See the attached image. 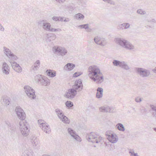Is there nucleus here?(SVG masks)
Wrapping results in <instances>:
<instances>
[{
  "instance_id": "56",
  "label": "nucleus",
  "mask_w": 156,
  "mask_h": 156,
  "mask_svg": "<svg viewBox=\"0 0 156 156\" xmlns=\"http://www.w3.org/2000/svg\"><path fill=\"white\" fill-rule=\"evenodd\" d=\"M154 131L156 132V128H154Z\"/></svg>"
},
{
  "instance_id": "44",
  "label": "nucleus",
  "mask_w": 156,
  "mask_h": 156,
  "mask_svg": "<svg viewBox=\"0 0 156 156\" xmlns=\"http://www.w3.org/2000/svg\"><path fill=\"white\" fill-rule=\"evenodd\" d=\"M82 74V73L81 72H77L75 73L73 75V77H76Z\"/></svg>"
},
{
  "instance_id": "16",
  "label": "nucleus",
  "mask_w": 156,
  "mask_h": 156,
  "mask_svg": "<svg viewBox=\"0 0 156 156\" xmlns=\"http://www.w3.org/2000/svg\"><path fill=\"white\" fill-rule=\"evenodd\" d=\"M68 132L73 139L77 141H81L80 137L76 134L74 130L71 128H68Z\"/></svg>"
},
{
  "instance_id": "15",
  "label": "nucleus",
  "mask_w": 156,
  "mask_h": 156,
  "mask_svg": "<svg viewBox=\"0 0 156 156\" xmlns=\"http://www.w3.org/2000/svg\"><path fill=\"white\" fill-rule=\"evenodd\" d=\"M30 140L34 147H38L39 146L40 141L36 137L34 136H32L30 138Z\"/></svg>"
},
{
  "instance_id": "47",
  "label": "nucleus",
  "mask_w": 156,
  "mask_h": 156,
  "mask_svg": "<svg viewBox=\"0 0 156 156\" xmlns=\"http://www.w3.org/2000/svg\"><path fill=\"white\" fill-rule=\"evenodd\" d=\"M59 20L58 21H60L61 22H63L64 21V19L65 18L64 17H61L59 16Z\"/></svg>"
},
{
  "instance_id": "12",
  "label": "nucleus",
  "mask_w": 156,
  "mask_h": 156,
  "mask_svg": "<svg viewBox=\"0 0 156 156\" xmlns=\"http://www.w3.org/2000/svg\"><path fill=\"white\" fill-rule=\"evenodd\" d=\"M83 88V86L81 80L79 79L75 81V84L73 86L72 89L76 91L77 93V92L81 90Z\"/></svg>"
},
{
  "instance_id": "4",
  "label": "nucleus",
  "mask_w": 156,
  "mask_h": 156,
  "mask_svg": "<svg viewBox=\"0 0 156 156\" xmlns=\"http://www.w3.org/2000/svg\"><path fill=\"white\" fill-rule=\"evenodd\" d=\"M24 91L27 97L30 99H34L36 98L35 91L31 87L28 85L25 86Z\"/></svg>"
},
{
  "instance_id": "27",
  "label": "nucleus",
  "mask_w": 156,
  "mask_h": 156,
  "mask_svg": "<svg viewBox=\"0 0 156 156\" xmlns=\"http://www.w3.org/2000/svg\"><path fill=\"white\" fill-rule=\"evenodd\" d=\"M40 64V61L39 60H37L32 66L33 69L34 71L37 70L39 68Z\"/></svg>"
},
{
  "instance_id": "51",
  "label": "nucleus",
  "mask_w": 156,
  "mask_h": 156,
  "mask_svg": "<svg viewBox=\"0 0 156 156\" xmlns=\"http://www.w3.org/2000/svg\"><path fill=\"white\" fill-rule=\"evenodd\" d=\"M70 20V19L69 18H65V19L64 20V22H68Z\"/></svg>"
},
{
  "instance_id": "55",
  "label": "nucleus",
  "mask_w": 156,
  "mask_h": 156,
  "mask_svg": "<svg viewBox=\"0 0 156 156\" xmlns=\"http://www.w3.org/2000/svg\"><path fill=\"white\" fill-rule=\"evenodd\" d=\"M97 92L96 94V97L97 98H98V89L97 90Z\"/></svg>"
},
{
  "instance_id": "30",
  "label": "nucleus",
  "mask_w": 156,
  "mask_h": 156,
  "mask_svg": "<svg viewBox=\"0 0 156 156\" xmlns=\"http://www.w3.org/2000/svg\"><path fill=\"white\" fill-rule=\"evenodd\" d=\"M46 73L48 76L51 77H55L56 75V72L51 70H47L46 71Z\"/></svg>"
},
{
  "instance_id": "31",
  "label": "nucleus",
  "mask_w": 156,
  "mask_h": 156,
  "mask_svg": "<svg viewBox=\"0 0 156 156\" xmlns=\"http://www.w3.org/2000/svg\"><path fill=\"white\" fill-rule=\"evenodd\" d=\"M124 48L129 50H133L134 49L135 47L133 45L127 41V44L125 46Z\"/></svg>"
},
{
  "instance_id": "52",
  "label": "nucleus",
  "mask_w": 156,
  "mask_h": 156,
  "mask_svg": "<svg viewBox=\"0 0 156 156\" xmlns=\"http://www.w3.org/2000/svg\"><path fill=\"white\" fill-rule=\"evenodd\" d=\"M94 40L95 43L96 44H98V38L96 37H95L94 38Z\"/></svg>"
},
{
  "instance_id": "49",
  "label": "nucleus",
  "mask_w": 156,
  "mask_h": 156,
  "mask_svg": "<svg viewBox=\"0 0 156 156\" xmlns=\"http://www.w3.org/2000/svg\"><path fill=\"white\" fill-rule=\"evenodd\" d=\"M106 2H107L111 4H114V2L111 0H107Z\"/></svg>"
},
{
  "instance_id": "20",
  "label": "nucleus",
  "mask_w": 156,
  "mask_h": 156,
  "mask_svg": "<svg viewBox=\"0 0 156 156\" xmlns=\"http://www.w3.org/2000/svg\"><path fill=\"white\" fill-rule=\"evenodd\" d=\"M9 67L7 63L5 62L2 63V73L5 75H8L9 73Z\"/></svg>"
},
{
  "instance_id": "21",
  "label": "nucleus",
  "mask_w": 156,
  "mask_h": 156,
  "mask_svg": "<svg viewBox=\"0 0 156 156\" xmlns=\"http://www.w3.org/2000/svg\"><path fill=\"white\" fill-rule=\"evenodd\" d=\"M130 25L128 23H125L119 25L117 29L119 30H122L124 29H128L130 27Z\"/></svg>"
},
{
  "instance_id": "13",
  "label": "nucleus",
  "mask_w": 156,
  "mask_h": 156,
  "mask_svg": "<svg viewBox=\"0 0 156 156\" xmlns=\"http://www.w3.org/2000/svg\"><path fill=\"white\" fill-rule=\"evenodd\" d=\"M53 51L56 53H59L62 56H63L66 55L68 51L64 47H55L53 48Z\"/></svg>"
},
{
  "instance_id": "41",
  "label": "nucleus",
  "mask_w": 156,
  "mask_h": 156,
  "mask_svg": "<svg viewBox=\"0 0 156 156\" xmlns=\"http://www.w3.org/2000/svg\"><path fill=\"white\" fill-rule=\"evenodd\" d=\"M65 105L67 107L69 108L73 106V103L69 101H66L65 103Z\"/></svg>"
},
{
  "instance_id": "34",
  "label": "nucleus",
  "mask_w": 156,
  "mask_h": 156,
  "mask_svg": "<svg viewBox=\"0 0 156 156\" xmlns=\"http://www.w3.org/2000/svg\"><path fill=\"white\" fill-rule=\"evenodd\" d=\"M120 67L126 70H128L129 69V66L127 64L126 62L123 61H122L121 64H120Z\"/></svg>"
},
{
  "instance_id": "7",
  "label": "nucleus",
  "mask_w": 156,
  "mask_h": 156,
  "mask_svg": "<svg viewBox=\"0 0 156 156\" xmlns=\"http://www.w3.org/2000/svg\"><path fill=\"white\" fill-rule=\"evenodd\" d=\"M38 123L40 127L44 132L47 133H50L51 131L50 127L43 120H39Z\"/></svg>"
},
{
  "instance_id": "33",
  "label": "nucleus",
  "mask_w": 156,
  "mask_h": 156,
  "mask_svg": "<svg viewBox=\"0 0 156 156\" xmlns=\"http://www.w3.org/2000/svg\"><path fill=\"white\" fill-rule=\"evenodd\" d=\"M116 128L119 131H124L125 130V128L122 124L118 123L116 126Z\"/></svg>"
},
{
  "instance_id": "9",
  "label": "nucleus",
  "mask_w": 156,
  "mask_h": 156,
  "mask_svg": "<svg viewBox=\"0 0 156 156\" xmlns=\"http://www.w3.org/2000/svg\"><path fill=\"white\" fill-rule=\"evenodd\" d=\"M137 73L142 77H148L151 74L150 71L142 68H136Z\"/></svg>"
},
{
  "instance_id": "53",
  "label": "nucleus",
  "mask_w": 156,
  "mask_h": 156,
  "mask_svg": "<svg viewBox=\"0 0 156 156\" xmlns=\"http://www.w3.org/2000/svg\"><path fill=\"white\" fill-rule=\"evenodd\" d=\"M152 71L153 72L156 73V67L152 70Z\"/></svg>"
},
{
  "instance_id": "11",
  "label": "nucleus",
  "mask_w": 156,
  "mask_h": 156,
  "mask_svg": "<svg viewBox=\"0 0 156 156\" xmlns=\"http://www.w3.org/2000/svg\"><path fill=\"white\" fill-rule=\"evenodd\" d=\"M87 139L89 142H91L93 143H95V145H93L94 147H96L97 144L98 143V135L94 133H91L90 134H87L86 136Z\"/></svg>"
},
{
  "instance_id": "8",
  "label": "nucleus",
  "mask_w": 156,
  "mask_h": 156,
  "mask_svg": "<svg viewBox=\"0 0 156 156\" xmlns=\"http://www.w3.org/2000/svg\"><path fill=\"white\" fill-rule=\"evenodd\" d=\"M105 135L108 140L112 143H115L118 140V138L115 134L112 131H108L106 132Z\"/></svg>"
},
{
  "instance_id": "46",
  "label": "nucleus",
  "mask_w": 156,
  "mask_h": 156,
  "mask_svg": "<svg viewBox=\"0 0 156 156\" xmlns=\"http://www.w3.org/2000/svg\"><path fill=\"white\" fill-rule=\"evenodd\" d=\"M135 101L136 102L139 103L142 100L141 98L138 97L135 98Z\"/></svg>"
},
{
  "instance_id": "36",
  "label": "nucleus",
  "mask_w": 156,
  "mask_h": 156,
  "mask_svg": "<svg viewBox=\"0 0 156 156\" xmlns=\"http://www.w3.org/2000/svg\"><path fill=\"white\" fill-rule=\"evenodd\" d=\"M103 89L101 87H98V98H100L103 97Z\"/></svg>"
},
{
  "instance_id": "24",
  "label": "nucleus",
  "mask_w": 156,
  "mask_h": 156,
  "mask_svg": "<svg viewBox=\"0 0 156 156\" xmlns=\"http://www.w3.org/2000/svg\"><path fill=\"white\" fill-rule=\"evenodd\" d=\"M1 101L2 104L6 106L9 105L10 103L8 97L5 96L2 97Z\"/></svg>"
},
{
  "instance_id": "17",
  "label": "nucleus",
  "mask_w": 156,
  "mask_h": 156,
  "mask_svg": "<svg viewBox=\"0 0 156 156\" xmlns=\"http://www.w3.org/2000/svg\"><path fill=\"white\" fill-rule=\"evenodd\" d=\"M12 62L10 63L12 65L13 69L18 73H21L22 71V69L21 66L14 61H12Z\"/></svg>"
},
{
  "instance_id": "37",
  "label": "nucleus",
  "mask_w": 156,
  "mask_h": 156,
  "mask_svg": "<svg viewBox=\"0 0 156 156\" xmlns=\"http://www.w3.org/2000/svg\"><path fill=\"white\" fill-rule=\"evenodd\" d=\"M55 112L58 118L63 114L62 111L58 108H56L55 110Z\"/></svg>"
},
{
  "instance_id": "6",
  "label": "nucleus",
  "mask_w": 156,
  "mask_h": 156,
  "mask_svg": "<svg viewBox=\"0 0 156 156\" xmlns=\"http://www.w3.org/2000/svg\"><path fill=\"white\" fill-rule=\"evenodd\" d=\"M3 52L9 58L10 62H12V61L16 60L18 59V57L13 53L9 48L5 47H3Z\"/></svg>"
},
{
  "instance_id": "48",
  "label": "nucleus",
  "mask_w": 156,
  "mask_h": 156,
  "mask_svg": "<svg viewBox=\"0 0 156 156\" xmlns=\"http://www.w3.org/2000/svg\"><path fill=\"white\" fill-rule=\"evenodd\" d=\"M0 30L2 31H4V28L2 27V24L0 23Z\"/></svg>"
},
{
  "instance_id": "14",
  "label": "nucleus",
  "mask_w": 156,
  "mask_h": 156,
  "mask_svg": "<svg viewBox=\"0 0 156 156\" xmlns=\"http://www.w3.org/2000/svg\"><path fill=\"white\" fill-rule=\"evenodd\" d=\"M99 110L102 112L113 113L114 112V108L113 107L105 105L99 108Z\"/></svg>"
},
{
  "instance_id": "19",
  "label": "nucleus",
  "mask_w": 156,
  "mask_h": 156,
  "mask_svg": "<svg viewBox=\"0 0 156 156\" xmlns=\"http://www.w3.org/2000/svg\"><path fill=\"white\" fill-rule=\"evenodd\" d=\"M76 94V91L72 88L69 89L68 92L66 93L65 97L69 99H72L75 97Z\"/></svg>"
},
{
  "instance_id": "3",
  "label": "nucleus",
  "mask_w": 156,
  "mask_h": 156,
  "mask_svg": "<svg viewBox=\"0 0 156 156\" xmlns=\"http://www.w3.org/2000/svg\"><path fill=\"white\" fill-rule=\"evenodd\" d=\"M39 24H43L42 27L43 29L46 31H49L51 32H60L62 30L60 28L55 29L51 28L50 23L44 22V20L40 21L38 22Z\"/></svg>"
},
{
  "instance_id": "45",
  "label": "nucleus",
  "mask_w": 156,
  "mask_h": 156,
  "mask_svg": "<svg viewBox=\"0 0 156 156\" xmlns=\"http://www.w3.org/2000/svg\"><path fill=\"white\" fill-rule=\"evenodd\" d=\"M59 18V17L54 16L52 18V19L55 21H58Z\"/></svg>"
},
{
  "instance_id": "23",
  "label": "nucleus",
  "mask_w": 156,
  "mask_h": 156,
  "mask_svg": "<svg viewBox=\"0 0 156 156\" xmlns=\"http://www.w3.org/2000/svg\"><path fill=\"white\" fill-rule=\"evenodd\" d=\"M107 44V42L105 38L101 37H98V45L105 46Z\"/></svg>"
},
{
  "instance_id": "26",
  "label": "nucleus",
  "mask_w": 156,
  "mask_h": 156,
  "mask_svg": "<svg viewBox=\"0 0 156 156\" xmlns=\"http://www.w3.org/2000/svg\"><path fill=\"white\" fill-rule=\"evenodd\" d=\"M59 118L60 119L61 121L64 123L69 124L70 123V121L69 119L64 114L62 115Z\"/></svg>"
},
{
  "instance_id": "43",
  "label": "nucleus",
  "mask_w": 156,
  "mask_h": 156,
  "mask_svg": "<svg viewBox=\"0 0 156 156\" xmlns=\"http://www.w3.org/2000/svg\"><path fill=\"white\" fill-rule=\"evenodd\" d=\"M50 39L49 41L50 42L51 41L55 40L56 38V35L54 34H52L50 36Z\"/></svg>"
},
{
  "instance_id": "39",
  "label": "nucleus",
  "mask_w": 156,
  "mask_h": 156,
  "mask_svg": "<svg viewBox=\"0 0 156 156\" xmlns=\"http://www.w3.org/2000/svg\"><path fill=\"white\" fill-rule=\"evenodd\" d=\"M122 61H119L114 60L113 62L112 63L113 64L114 66H119L120 67V64H121V62Z\"/></svg>"
},
{
  "instance_id": "25",
  "label": "nucleus",
  "mask_w": 156,
  "mask_h": 156,
  "mask_svg": "<svg viewBox=\"0 0 156 156\" xmlns=\"http://www.w3.org/2000/svg\"><path fill=\"white\" fill-rule=\"evenodd\" d=\"M78 27L80 29H84L86 30V31L88 32H90L92 31V29L89 27L88 24H83L78 26Z\"/></svg>"
},
{
  "instance_id": "2",
  "label": "nucleus",
  "mask_w": 156,
  "mask_h": 156,
  "mask_svg": "<svg viewBox=\"0 0 156 156\" xmlns=\"http://www.w3.org/2000/svg\"><path fill=\"white\" fill-rule=\"evenodd\" d=\"M20 129L21 134L24 136H27L29 134V129L26 121H21L19 122Z\"/></svg>"
},
{
  "instance_id": "40",
  "label": "nucleus",
  "mask_w": 156,
  "mask_h": 156,
  "mask_svg": "<svg viewBox=\"0 0 156 156\" xmlns=\"http://www.w3.org/2000/svg\"><path fill=\"white\" fill-rule=\"evenodd\" d=\"M129 151V154L130 156H139L137 153L134 152L133 149H130Z\"/></svg>"
},
{
  "instance_id": "18",
  "label": "nucleus",
  "mask_w": 156,
  "mask_h": 156,
  "mask_svg": "<svg viewBox=\"0 0 156 156\" xmlns=\"http://www.w3.org/2000/svg\"><path fill=\"white\" fill-rule=\"evenodd\" d=\"M115 42L122 47L124 48L125 46L127 41L121 38L117 37L115 39Z\"/></svg>"
},
{
  "instance_id": "28",
  "label": "nucleus",
  "mask_w": 156,
  "mask_h": 156,
  "mask_svg": "<svg viewBox=\"0 0 156 156\" xmlns=\"http://www.w3.org/2000/svg\"><path fill=\"white\" fill-rule=\"evenodd\" d=\"M75 67V65L68 63L64 67V69L66 70H71Z\"/></svg>"
},
{
  "instance_id": "32",
  "label": "nucleus",
  "mask_w": 156,
  "mask_h": 156,
  "mask_svg": "<svg viewBox=\"0 0 156 156\" xmlns=\"http://www.w3.org/2000/svg\"><path fill=\"white\" fill-rule=\"evenodd\" d=\"M84 18V16L83 14L80 13H78L75 14L74 16V18L79 20H83Z\"/></svg>"
},
{
  "instance_id": "10",
  "label": "nucleus",
  "mask_w": 156,
  "mask_h": 156,
  "mask_svg": "<svg viewBox=\"0 0 156 156\" xmlns=\"http://www.w3.org/2000/svg\"><path fill=\"white\" fill-rule=\"evenodd\" d=\"M16 114L18 118L21 121H25L26 114L24 110L20 106L16 107L15 109Z\"/></svg>"
},
{
  "instance_id": "5",
  "label": "nucleus",
  "mask_w": 156,
  "mask_h": 156,
  "mask_svg": "<svg viewBox=\"0 0 156 156\" xmlns=\"http://www.w3.org/2000/svg\"><path fill=\"white\" fill-rule=\"evenodd\" d=\"M35 80L38 83L44 86H48L50 84V80L47 77L41 75H38L35 77Z\"/></svg>"
},
{
  "instance_id": "38",
  "label": "nucleus",
  "mask_w": 156,
  "mask_h": 156,
  "mask_svg": "<svg viewBox=\"0 0 156 156\" xmlns=\"http://www.w3.org/2000/svg\"><path fill=\"white\" fill-rule=\"evenodd\" d=\"M32 154L28 150H25L23 153L22 154L21 156H31Z\"/></svg>"
},
{
  "instance_id": "22",
  "label": "nucleus",
  "mask_w": 156,
  "mask_h": 156,
  "mask_svg": "<svg viewBox=\"0 0 156 156\" xmlns=\"http://www.w3.org/2000/svg\"><path fill=\"white\" fill-rule=\"evenodd\" d=\"M148 23L145 26V27L148 30H151L154 28L153 23H155V20L154 19L148 21Z\"/></svg>"
},
{
  "instance_id": "29",
  "label": "nucleus",
  "mask_w": 156,
  "mask_h": 156,
  "mask_svg": "<svg viewBox=\"0 0 156 156\" xmlns=\"http://www.w3.org/2000/svg\"><path fill=\"white\" fill-rule=\"evenodd\" d=\"M104 80L103 74L100 72V69H98V84L101 83L103 82Z\"/></svg>"
},
{
  "instance_id": "50",
  "label": "nucleus",
  "mask_w": 156,
  "mask_h": 156,
  "mask_svg": "<svg viewBox=\"0 0 156 156\" xmlns=\"http://www.w3.org/2000/svg\"><path fill=\"white\" fill-rule=\"evenodd\" d=\"M51 34H47L46 37L47 38V40L49 39V40H50V36H51Z\"/></svg>"
},
{
  "instance_id": "42",
  "label": "nucleus",
  "mask_w": 156,
  "mask_h": 156,
  "mask_svg": "<svg viewBox=\"0 0 156 156\" xmlns=\"http://www.w3.org/2000/svg\"><path fill=\"white\" fill-rule=\"evenodd\" d=\"M136 12L137 13L140 15H145L146 14V12L141 9H138Z\"/></svg>"
},
{
  "instance_id": "1",
  "label": "nucleus",
  "mask_w": 156,
  "mask_h": 156,
  "mask_svg": "<svg viewBox=\"0 0 156 156\" xmlns=\"http://www.w3.org/2000/svg\"><path fill=\"white\" fill-rule=\"evenodd\" d=\"M88 75L92 81L95 82L98 80V67L96 66H91L88 69Z\"/></svg>"
},
{
  "instance_id": "54",
  "label": "nucleus",
  "mask_w": 156,
  "mask_h": 156,
  "mask_svg": "<svg viewBox=\"0 0 156 156\" xmlns=\"http://www.w3.org/2000/svg\"><path fill=\"white\" fill-rule=\"evenodd\" d=\"M42 156H51L48 154H43Z\"/></svg>"
},
{
  "instance_id": "35",
  "label": "nucleus",
  "mask_w": 156,
  "mask_h": 156,
  "mask_svg": "<svg viewBox=\"0 0 156 156\" xmlns=\"http://www.w3.org/2000/svg\"><path fill=\"white\" fill-rule=\"evenodd\" d=\"M150 107L152 110V115L154 117L156 118V106L154 105H151Z\"/></svg>"
}]
</instances>
